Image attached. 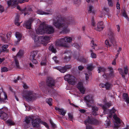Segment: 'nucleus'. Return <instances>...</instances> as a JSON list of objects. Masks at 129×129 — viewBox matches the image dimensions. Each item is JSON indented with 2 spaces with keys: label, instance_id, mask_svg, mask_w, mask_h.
I'll return each mask as SVG.
<instances>
[{
  "label": "nucleus",
  "instance_id": "19",
  "mask_svg": "<svg viewBox=\"0 0 129 129\" xmlns=\"http://www.w3.org/2000/svg\"><path fill=\"white\" fill-rule=\"evenodd\" d=\"M103 22L102 21H99L97 24V26L94 28V29L97 31H100L102 30L104 28Z\"/></svg>",
  "mask_w": 129,
  "mask_h": 129
},
{
  "label": "nucleus",
  "instance_id": "24",
  "mask_svg": "<svg viewBox=\"0 0 129 129\" xmlns=\"http://www.w3.org/2000/svg\"><path fill=\"white\" fill-rule=\"evenodd\" d=\"M39 121L38 119H33L32 122L33 125L34 127H38L39 126Z\"/></svg>",
  "mask_w": 129,
  "mask_h": 129
},
{
  "label": "nucleus",
  "instance_id": "27",
  "mask_svg": "<svg viewBox=\"0 0 129 129\" xmlns=\"http://www.w3.org/2000/svg\"><path fill=\"white\" fill-rule=\"evenodd\" d=\"M123 98L127 104L129 103V98L127 93H124L123 94Z\"/></svg>",
  "mask_w": 129,
  "mask_h": 129
},
{
  "label": "nucleus",
  "instance_id": "20",
  "mask_svg": "<svg viewBox=\"0 0 129 129\" xmlns=\"http://www.w3.org/2000/svg\"><path fill=\"white\" fill-rule=\"evenodd\" d=\"M78 88L82 94L84 93L85 89L83 87L82 83L79 82L78 83Z\"/></svg>",
  "mask_w": 129,
  "mask_h": 129
},
{
  "label": "nucleus",
  "instance_id": "51",
  "mask_svg": "<svg viewBox=\"0 0 129 129\" xmlns=\"http://www.w3.org/2000/svg\"><path fill=\"white\" fill-rule=\"evenodd\" d=\"M7 123L9 124L10 125H13L14 124V123L11 120H9L7 121Z\"/></svg>",
  "mask_w": 129,
  "mask_h": 129
},
{
  "label": "nucleus",
  "instance_id": "3",
  "mask_svg": "<svg viewBox=\"0 0 129 129\" xmlns=\"http://www.w3.org/2000/svg\"><path fill=\"white\" fill-rule=\"evenodd\" d=\"M24 98L28 101H33L35 100L36 97L35 93L31 91H26L23 95Z\"/></svg>",
  "mask_w": 129,
  "mask_h": 129
},
{
  "label": "nucleus",
  "instance_id": "5",
  "mask_svg": "<svg viewBox=\"0 0 129 129\" xmlns=\"http://www.w3.org/2000/svg\"><path fill=\"white\" fill-rule=\"evenodd\" d=\"M84 124L86 125L88 124L97 125L99 124V121L94 118H91L90 117L88 116L87 119L84 121Z\"/></svg>",
  "mask_w": 129,
  "mask_h": 129
},
{
  "label": "nucleus",
  "instance_id": "48",
  "mask_svg": "<svg viewBox=\"0 0 129 129\" xmlns=\"http://www.w3.org/2000/svg\"><path fill=\"white\" fill-rule=\"evenodd\" d=\"M1 72H7L8 71V68L5 67H3L1 68Z\"/></svg>",
  "mask_w": 129,
  "mask_h": 129
},
{
  "label": "nucleus",
  "instance_id": "38",
  "mask_svg": "<svg viewBox=\"0 0 129 129\" xmlns=\"http://www.w3.org/2000/svg\"><path fill=\"white\" fill-rule=\"evenodd\" d=\"M98 71L99 73L101 72H104L106 71V69L104 67H98Z\"/></svg>",
  "mask_w": 129,
  "mask_h": 129
},
{
  "label": "nucleus",
  "instance_id": "58",
  "mask_svg": "<svg viewBox=\"0 0 129 129\" xmlns=\"http://www.w3.org/2000/svg\"><path fill=\"white\" fill-rule=\"evenodd\" d=\"M41 123L44 125L47 128H49V126L48 124L45 122L43 121L41 122Z\"/></svg>",
  "mask_w": 129,
  "mask_h": 129
},
{
  "label": "nucleus",
  "instance_id": "64",
  "mask_svg": "<svg viewBox=\"0 0 129 129\" xmlns=\"http://www.w3.org/2000/svg\"><path fill=\"white\" fill-rule=\"evenodd\" d=\"M99 86L101 87H102V88H103V87H105V86H106L105 84H103V83L100 84Z\"/></svg>",
  "mask_w": 129,
  "mask_h": 129
},
{
  "label": "nucleus",
  "instance_id": "25",
  "mask_svg": "<svg viewBox=\"0 0 129 129\" xmlns=\"http://www.w3.org/2000/svg\"><path fill=\"white\" fill-rule=\"evenodd\" d=\"M1 41L4 43H7L10 41L9 38H7L6 35L1 36Z\"/></svg>",
  "mask_w": 129,
  "mask_h": 129
},
{
  "label": "nucleus",
  "instance_id": "18",
  "mask_svg": "<svg viewBox=\"0 0 129 129\" xmlns=\"http://www.w3.org/2000/svg\"><path fill=\"white\" fill-rule=\"evenodd\" d=\"M108 69L110 72L109 74V75H106V74L105 73L104 75H103L104 77L105 78H108L109 77H113L114 76V72L113 68L111 67H109L108 68Z\"/></svg>",
  "mask_w": 129,
  "mask_h": 129
},
{
  "label": "nucleus",
  "instance_id": "45",
  "mask_svg": "<svg viewBox=\"0 0 129 129\" xmlns=\"http://www.w3.org/2000/svg\"><path fill=\"white\" fill-rule=\"evenodd\" d=\"M90 45L91 47L93 49H95V46H97V45L95 44H94V41L92 40L91 42Z\"/></svg>",
  "mask_w": 129,
  "mask_h": 129
},
{
  "label": "nucleus",
  "instance_id": "1",
  "mask_svg": "<svg viewBox=\"0 0 129 129\" xmlns=\"http://www.w3.org/2000/svg\"><path fill=\"white\" fill-rule=\"evenodd\" d=\"M53 25L57 29L65 33L69 32L70 30L68 28L70 24H75L76 22L71 17L67 18L60 15H57L53 18Z\"/></svg>",
  "mask_w": 129,
  "mask_h": 129
},
{
  "label": "nucleus",
  "instance_id": "61",
  "mask_svg": "<svg viewBox=\"0 0 129 129\" xmlns=\"http://www.w3.org/2000/svg\"><path fill=\"white\" fill-rule=\"evenodd\" d=\"M118 70L119 71V72L121 75L123 74V70L122 69L119 68L118 69Z\"/></svg>",
  "mask_w": 129,
  "mask_h": 129
},
{
  "label": "nucleus",
  "instance_id": "42",
  "mask_svg": "<svg viewBox=\"0 0 129 129\" xmlns=\"http://www.w3.org/2000/svg\"><path fill=\"white\" fill-rule=\"evenodd\" d=\"M46 102L50 106L52 105L51 102L52 99L51 98L47 99L46 100Z\"/></svg>",
  "mask_w": 129,
  "mask_h": 129
},
{
  "label": "nucleus",
  "instance_id": "47",
  "mask_svg": "<svg viewBox=\"0 0 129 129\" xmlns=\"http://www.w3.org/2000/svg\"><path fill=\"white\" fill-rule=\"evenodd\" d=\"M105 44L107 46V47H110L113 44L111 43V44L110 43V42L109 41L107 40H106L105 42Z\"/></svg>",
  "mask_w": 129,
  "mask_h": 129
},
{
  "label": "nucleus",
  "instance_id": "62",
  "mask_svg": "<svg viewBox=\"0 0 129 129\" xmlns=\"http://www.w3.org/2000/svg\"><path fill=\"white\" fill-rule=\"evenodd\" d=\"M86 129H93L92 127L90 125H86Z\"/></svg>",
  "mask_w": 129,
  "mask_h": 129
},
{
  "label": "nucleus",
  "instance_id": "44",
  "mask_svg": "<svg viewBox=\"0 0 129 129\" xmlns=\"http://www.w3.org/2000/svg\"><path fill=\"white\" fill-rule=\"evenodd\" d=\"M90 51L91 52V57L93 58H95L96 57V56L95 54L93 52L92 50H90Z\"/></svg>",
  "mask_w": 129,
  "mask_h": 129
},
{
  "label": "nucleus",
  "instance_id": "4",
  "mask_svg": "<svg viewBox=\"0 0 129 129\" xmlns=\"http://www.w3.org/2000/svg\"><path fill=\"white\" fill-rule=\"evenodd\" d=\"M64 80L69 84L74 85L76 83V79L73 76L70 74L66 75L64 77Z\"/></svg>",
  "mask_w": 129,
  "mask_h": 129
},
{
  "label": "nucleus",
  "instance_id": "40",
  "mask_svg": "<svg viewBox=\"0 0 129 129\" xmlns=\"http://www.w3.org/2000/svg\"><path fill=\"white\" fill-rule=\"evenodd\" d=\"M105 88L107 89H109L111 88L112 85L109 83L107 82L105 84Z\"/></svg>",
  "mask_w": 129,
  "mask_h": 129
},
{
  "label": "nucleus",
  "instance_id": "35",
  "mask_svg": "<svg viewBox=\"0 0 129 129\" xmlns=\"http://www.w3.org/2000/svg\"><path fill=\"white\" fill-rule=\"evenodd\" d=\"M116 112V110L114 108H113L109 112V117H111L112 115L113 114H114Z\"/></svg>",
  "mask_w": 129,
  "mask_h": 129
},
{
  "label": "nucleus",
  "instance_id": "16",
  "mask_svg": "<svg viewBox=\"0 0 129 129\" xmlns=\"http://www.w3.org/2000/svg\"><path fill=\"white\" fill-rule=\"evenodd\" d=\"M71 54V53L69 51H66L64 52L63 54V55H64V56H65L63 58L64 62L69 61L70 60Z\"/></svg>",
  "mask_w": 129,
  "mask_h": 129
},
{
  "label": "nucleus",
  "instance_id": "12",
  "mask_svg": "<svg viewBox=\"0 0 129 129\" xmlns=\"http://www.w3.org/2000/svg\"><path fill=\"white\" fill-rule=\"evenodd\" d=\"M23 55V51L22 50H20L17 54L16 56H14V57L15 64L17 68H19V62L18 60L17 57H19L20 58Z\"/></svg>",
  "mask_w": 129,
  "mask_h": 129
},
{
  "label": "nucleus",
  "instance_id": "54",
  "mask_svg": "<svg viewBox=\"0 0 129 129\" xmlns=\"http://www.w3.org/2000/svg\"><path fill=\"white\" fill-rule=\"evenodd\" d=\"M80 61L84 63L87 62L88 60L84 58H82L80 60Z\"/></svg>",
  "mask_w": 129,
  "mask_h": 129
},
{
  "label": "nucleus",
  "instance_id": "23",
  "mask_svg": "<svg viewBox=\"0 0 129 129\" xmlns=\"http://www.w3.org/2000/svg\"><path fill=\"white\" fill-rule=\"evenodd\" d=\"M15 36L17 39V41L15 42L16 44L17 45L18 44V43L21 40L22 35L20 33L18 32H17L15 34Z\"/></svg>",
  "mask_w": 129,
  "mask_h": 129
},
{
  "label": "nucleus",
  "instance_id": "52",
  "mask_svg": "<svg viewBox=\"0 0 129 129\" xmlns=\"http://www.w3.org/2000/svg\"><path fill=\"white\" fill-rule=\"evenodd\" d=\"M12 34V33L11 32H9L7 33L6 35V37L7 38H9V40H10V37L11 36V35Z\"/></svg>",
  "mask_w": 129,
  "mask_h": 129
},
{
  "label": "nucleus",
  "instance_id": "9",
  "mask_svg": "<svg viewBox=\"0 0 129 129\" xmlns=\"http://www.w3.org/2000/svg\"><path fill=\"white\" fill-rule=\"evenodd\" d=\"M45 33L50 34H52L54 32V29L53 26L46 24L44 22V26Z\"/></svg>",
  "mask_w": 129,
  "mask_h": 129
},
{
  "label": "nucleus",
  "instance_id": "17",
  "mask_svg": "<svg viewBox=\"0 0 129 129\" xmlns=\"http://www.w3.org/2000/svg\"><path fill=\"white\" fill-rule=\"evenodd\" d=\"M22 13H24V15H29L31 12L33 11L32 9L30 8H27L26 7L24 8L21 10Z\"/></svg>",
  "mask_w": 129,
  "mask_h": 129
},
{
  "label": "nucleus",
  "instance_id": "21",
  "mask_svg": "<svg viewBox=\"0 0 129 129\" xmlns=\"http://www.w3.org/2000/svg\"><path fill=\"white\" fill-rule=\"evenodd\" d=\"M33 119V117H31L29 116L26 117L25 118V121L27 125V126H26L25 125L24 127L25 128H27L29 126V124L30 121H32Z\"/></svg>",
  "mask_w": 129,
  "mask_h": 129
},
{
  "label": "nucleus",
  "instance_id": "43",
  "mask_svg": "<svg viewBox=\"0 0 129 129\" xmlns=\"http://www.w3.org/2000/svg\"><path fill=\"white\" fill-rule=\"evenodd\" d=\"M59 112V114L63 116H64L65 115V114L66 113V112L65 111L62 109H61Z\"/></svg>",
  "mask_w": 129,
  "mask_h": 129
},
{
  "label": "nucleus",
  "instance_id": "26",
  "mask_svg": "<svg viewBox=\"0 0 129 129\" xmlns=\"http://www.w3.org/2000/svg\"><path fill=\"white\" fill-rule=\"evenodd\" d=\"M92 114L94 116L98 115L97 111H98L99 109L96 106L92 107Z\"/></svg>",
  "mask_w": 129,
  "mask_h": 129
},
{
  "label": "nucleus",
  "instance_id": "57",
  "mask_svg": "<svg viewBox=\"0 0 129 129\" xmlns=\"http://www.w3.org/2000/svg\"><path fill=\"white\" fill-rule=\"evenodd\" d=\"M128 72V69L126 67H125L124 69V73L125 74H127Z\"/></svg>",
  "mask_w": 129,
  "mask_h": 129
},
{
  "label": "nucleus",
  "instance_id": "22",
  "mask_svg": "<svg viewBox=\"0 0 129 129\" xmlns=\"http://www.w3.org/2000/svg\"><path fill=\"white\" fill-rule=\"evenodd\" d=\"M18 1L19 0H10L7 2V3L8 6L17 5L18 4Z\"/></svg>",
  "mask_w": 129,
  "mask_h": 129
},
{
  "label": "nucleus",
  "instance_id": "39",
  "mask_svg": "<svg viewBox=\"0 0 129 129\" xmlns=\"http://www.w3.org/2000/svg\"><path fill=\"white\" fill-rule=\"evenodd\" d=\"M113 118L118 123H121L120 119L117 117V115L115 114H114L113 115Z\"/></svg>",
  "mask_w": 129,
  "mask_h": 129
},
{
  "label": "nucleus",
  "instance_id": "31",
  "mask_svg": "<svg viewBox=\"0 0 129 129\" xmlns=\"http://www.w3.org/2000/svg\"><path fill=\"white\" fill-rule=\"evenodd\" d=\"M19 15H17L16 16L15 19V24L18 26L20 25L21 23L20 22H19Z\"/></svg>",
  "mask_w": 129,
  "mask_h": 129
},
{
  "label": "nucleus",
  "instance_id": "28",
  "mask_svg": "<svg viewBox=\"0 0 129 129\" xmlns=\"http://www.w3.org/2000/svg\"><path fill=\"white\" fill-rule=\"evenodd\" d=\"M38 52L36 51H33L31 53L30 55V59H33V58H35V56L38 53Z\"/></svg>",
  "mask_w": 129,
  "mask_h": 129
},
{
  "label": "nucleus",
  "instance_id": "32",
  "mask_svg": "<svg viewBox=\"0 0 129 129\" xmlns=\"http://www.w3.org/2000/svg\"><path fill=\"white\" fill-rule=\"evenodd\" d=\"M2 92H1V94H3L4 96V99L3 98H1V102H4V100H5L7 99V94L5 93V92L3 91V89H2Z\"/></svg>",
  "mask_w": 129,
  "mask_h": 129
},
{
  "label": "nucleus",
  "instance_id": "55",
  "mask_svg": "<svg viewBox=\"0 0 129 129\" xmlns=\"http://www.w3.org/2000/svg\"><path fill=\"white\" fill-rule=\"evenodd\" d=\"M53 59L56 63H57L59 62L57 60V57L56 56H55L54 57Z\"/></svg>",
  "mask_w": 129,
  "mask_h": 129
},
{
  "label": "nucleus",
  "instance_id": "49",
  "mask_svg": "<svg viewBox=\"0 0 129 129\" xmlns=\"http://www.w3.org/2000/svg\"><path fill=\"white\" fill-rule=\"evenodd\" d=\"M103 105L105 106V107H107V109L108 108H109L110 106H111V103H108Z\"/></svg>",
  "mask_w": 129,
  "mask_h": 129
},
{
  "label": "nucleus",
  "instance_id": "56",
  "mask_svg": "<svg viewBox=\"0 0 129 129\" xmlns=\"http://www.w3.org/2000/svg\"><path fill=\"white\" fill-rule=\"evenodd\" d=\"M68 116L69 117V119H70V120H72L73 118V116L70 113H68Z\"/></svg>",
  "mask_w": 129,
  "mask_h": 129
},
{
  "label": "nucleus",
  "instance_id": "59",
  "mask_svg": "<svg viewBox=\"0 0 129 129\" xmlns=\"http://www.w3.org/2000/svg\"><path fill=\"white\" fill-rule=\"evenodd\" d=\"M7 33L6 31V30L3 31L1 33V36H5L6 35V34Z\"/></svg>",
  "mask_w": 129,
  "mask_h": 129
},
{
  "label": "nucleus",
  "instance_id": "6",
  "mask_svg": "<svg viewBox=\"0 0 129 129\" xmlns=\"http://www.w3.org/2000/svg\"><path fill=\"white\" fill-rule=\"evenodd\" d=\"M84 100L86 102V105L89 107H91V105L94 103L93 96L89 95L84 97Z\"/></svg>",
  "mask_w": 129,
  "mask_h": 129
},
{
  "label": "nucleus",
  "instance_id": "50",
  "mask_svg": "<svg viewBox=\"0 0 129 129\" xmlns=\"http://www.w3.org/2000/svg\"><path fill=\"white\" fill-rule=\"evenodd\" d=\"M122 14L123 16L127 20H129V19L128 18L127 16L125 11H124L122 12Z\"/></svg>",
  "mask_w": 129,
  "mask_h": 129
},
{
  "label": "nucleus",
  "instance_id": "63",
  "mask_svg": "<svg viewBox=\"0 0 129 129\" xmlns=\"http://www.w3.org/2000/svg\"><path fill=\"white\" fill-rule=\"evenodd\" d=\"M84 68V67L83 66H79L78 67V69L80 71L82 70Z\"/></svg>",
  "mask_w": 129,
  "mask_h": 129
},
{
  "label": "nucleus",
  "instance_id": "29",
  "mask_svg": "<svg viewBox=\"0 0 129 129\" xmlns=\"http://www.w3.org/2000/svg\"><path fill=\"white\" fill-rule=\"evenodd\" d=\"M8 47L7 45H3L2 47V50L1 52H8V50L7 49Z\"/></svg>",
  "mask_w": 129,
  "mask_h": 129
},
{
  "label": "nucleus",
  "instance_id": "60",
  "mask_svg": "<svg viewBox=\"0 0 129 129\" xmlns=\"http://www.w3.org/2000/svg\"><path fill=\"white\" fill-rule=\"evenodd\" d=\"M34 63L36 64L37 63V61L35 58H33V59H30Z\"/></svg>",
  "mask_w": 129,
  "mask_h": 129
},
{
  "label": "nucleus",
  "instance_id": "7",
  "mask_svg": "<svg viewBox=\"0 0 129 129\" xmlns=\"http://www.w3.org/2000/svg\"><path fill=\"white\" fill-rule=\"evenodd\" d=\"M56 46H60L65 48H69L70 45L68 43L65 42L63 38H61L56 41L55 43Z\"/></svg>",
  "mask_w": 129,
  "mask_h": 129
},
{
  "label": "nucleus",
  "instance_id": "37",
  "mask_svg": "<svg viewBox=\"0 0 129 129\" xmlns=\"http://www.w3.org/2000/svg\"><path fill=\"white\" fill-rule=\"evenodd\" d=\"M37 13L41 15H48L49 14L48 13L46 12L40 10H38L37 11Z\"/></svg>",
  "mask_w": 129,
  "mask_h": 129
},
{
  "label": "nucleus",
  "instance_id": "33",
  "mask_svg": "<svg viewBox=\"0 0 129 129\" xmlns=\"http://www.w3.org/2000/svg\"><path fill=\"white\" fill-rule=\"evenodd\" d=\"M94 67L92 63L88 64L87 65L86 68L88 70L92 71L94 69Z\"/></svg>",
  "mask_w": 129,
  "mask_h": 129
},
{
  "label": "nucleus",
  "instance_id": "13",
  "mask_svg": "<svg viewBox=\"0 0 129 129\" xmlns=\"http://www.w3.org/2000/svg\"><path fill=\"white\" fill-rule=\"evenodd\" d=\"M46 83L47 85L51 87H53L55 86V82L54 80L50 77L48 78Z\"/></svg>",
  "mask_w": 129,
  "mask_h": 129
},
{
  "label": "nucleus",
  "instance_id": "15",
  "mask_svg": "<svg viewBox=\"0 0 129 129\" xmlns=\"http://www.w3.org/2000/svg\"><path fill=\"white\" fill-rule=\"evenodd\" d=\"M34 20V19L32 18H30L29 20L25 22L23 24V26L28 29L31 28V23Z\"/></svg>",
  "mask_w": 129,
  "mask_h": 129
},
{
  "label": "nucleus",
  "instance_id": "11",
  "mask_svg": "<svg viewBox=\"0 0 129 129\" xmlns=\"http://www.w3.org/2000/svg\"><path fill=\"white\" fill-rule=\"evenodd\" d=\"M44 22L41 23L39 27L36 30V33L38 34H43L45 33Z\"/></svg>",
  "mask_w": 129,
  "mask_h": 129
},
{
  "label": "nucleus",
  "instance_id": "41",
  "mask_svg": "<svg viewBox=\"0 0 129 129\" xmlns=\"http://www.w3.org/2000/svg\"><path fill=\"white\" fill-rule=\"evenodd\" d=\"M93 7L92 6H90L88 8V12L89 13H90L91 12L93 13L94 11H93Z\"/></svg>",
  "mask_w": 129,
  "mask_h": 129
},
{
  "label": "nucleus",
  "instance_id": "53",
  "mask_svg": "<svg viewBox=\"0 0 129 129\" xmlns=\"http://www.w3.org/2000/svg\"><path fill=\"white\" fill-rule=\"evenodd\" d=\"M29 0H19L18 4H22L26 2H27Z\"/></svg>",
  "mask_w": 129,
  "mask_h": 129
},
{
  "label": "nucleus",
  "instance_id": "30",
  "mask_svg": "<svg viewBox=\"0 0 129 129\" xmlns=\"http://www.w3.org/2000/svg\"><path fill=\"white\" fill-rule=\"evenodd\" d=\"M64 41L65 42L70 43L72 42V39L71 37L68 36L66 37L63 38Z\"/></svg>",
  "mask_w": 129,
  "mask_h": 129
},
{
  "label": "nucleus",
  "instance_id": "8",
  "mask_svg": "<svg viewBox=\"0 0 129 129\" xmlns=\"http://www.w3.org/2000/svg\"><path fill=\"white\" fill-rule=\"evenodd\" d=\"M109 38L111 40V43L113 44V46L116 45V42L114 39L115 34L113 31L111 29H109L108 32Z\"/></svg>",
  "mask_w": 129,
  "mask_h": 129
},
{
  "label": "nucleus",
  "instance_id": "2",
  "mask_svg": "<svg viewBox=\"0 0 129 129\" xmlns=\"http://www.w3.org/2000/svg\"><path fill=\"white\" fill-rule=\"evenodd\" d=\"M31 37L35 42L42 44H46L50 39V37L48 36L38 37L35 34H33Z\"/></svg>",
  "mask_w": 129,
  "mask_h": 129
},
{
  "label": "nucleus",
  "instance_id": "14",
  "mask_svg": "<svg viewBox=\"0 0 129 129\" xmlns=\"http://www.w3.org/2000/svg\"><path fill=\"white\" fill-rule=\"evenodd\" d=\"M7 110L6 108L1 109V118L2 119L5 120L7 118V114L5 113Z\"/></svg>",
  "mask_w": 129,
  "mask_h": 129
},
{
  "label": "nucleus",
  "instance_id": "46",
  "mask_svg": "<svg viewBox=\"0 0 129 129\" xmlns=\"http://www.w3.org/2000/svg\"><path fill=\"white\" fill-rule=\"evenodd\" d=\"M108 2V4L109 6L110 7H112L113 6V4L112 0H107Z\"/></svg>",
  "mask_w": 129,
  "mask_h": 129
},
{
  "label": "nucleus",
  "instance_id": "34",
  "mask_svg": "<svg viewBox=\"0 0 129 129\" xmlns=\"http://www.w3.org/2000/svg\"><path fill=\"white\" fill-rule=\"evenodd\" d=\"M49 49L50 51H51L52 52L55 53L56 52V49L54 48V46L52 45H51L50 46Z\"/></svg>",
  "mask_w": 129,
  "mask_h": 129
},
{
  "label": "nucleus",
  "instance_id": "10",
  "mask_svg": "<svg viewBox=\"0 0 129 129\" xmlns=\"http://www.w3.org/2000/svg\"><path fill=\"white\" fill-rule=\"evenodd\" d=\"M72 68L71 65H66L63 67H57L54 68L58 70L61 72L64 73L66 72L68 70Z\"/></svg>",
  "mask_w": 129,
  "mask_h": 129
},
{
  "label": "nucleus",
  "instance_id": "36",
  "mask_svg": "<svg viewBox=\"0 0 129 129\" xmlns=\"http://www.w3.org/2000/svg\"><path fill=\"white\" fill-rule=\"evenodd\" d=\"M100 106L102 107V109L104 110V113L105 114H106L108 113V110L107 109L106 107H105L102 104L100 105Z\"/></svg>",
  "mask_w": 129,
  "mask_h": 129
}]
</instances>
